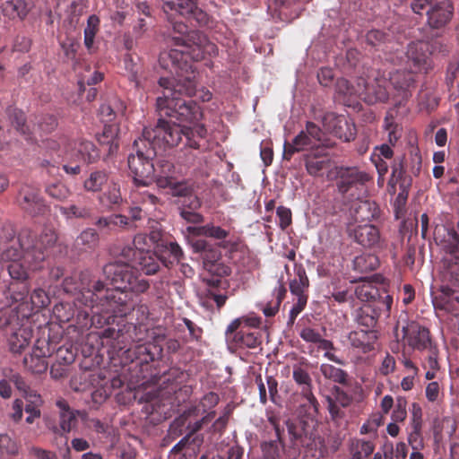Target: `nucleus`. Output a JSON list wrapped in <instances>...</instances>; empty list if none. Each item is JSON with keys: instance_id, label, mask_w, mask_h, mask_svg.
I'll list each match as a JSON object with an SVG mask.
<instances>
[{"instance_id": "f704fd0d", "label": "nucleus", "mask_w": 459, "mask_h": 459, "mask_svg": "<svg viewBox=\"0 0 459 459\" xmlns=\"http://www.w3.org/2000/svg\"><path fill=\"white\" fill-rule=\"evenodd\" d=\"M109 174L105 169H96L91 171L83 182V188L87 192H101L104 186L110 182Z\"/></svg>"}, {"instance_id": "ddd939ff", "label": "nucleus", "mask_w": 459, "mask_h": 459, "mask_svg": "<svg viewBox=\"0 0 459 459\" xmlns=\"http://www.w3.org/2000/svg\"><path fill=\"white\" fill-rule=\"evenodd\" d=\"M399 328L403 333L405 343L414 350L424 351L432 344L429 329L415 321H409L405 312L401 313L397 319L395 329Z\"/></svg>"}, {"instance_id": "5fc2aeb1", "label": "nucleus", "mask_w": 459, "mask_h": 459, "mask_svg": "<svg viewBox=\"0 0 459 459\" xmlns=\"http://www.w3.org/2000/svg\"><path fill=\"white\" fill-rule=\"evenodd\" d=\"M392 35L389 32L381 30H371L366 34V41L372 47H381L384 44L390 42Z\"/></svg>"}, {"instance_id": "e2e57ef3", "label": "nucleus", "mask_w": 459, "mask_h": 459, "mask_svg": "<svg viewBox=\"0 0 459 459\" xmlns=\"http://www.w3.org/2000/svg\"><path fill=\"white\" fill-rule=\"evenodd\" d=\"M120 108L117 110L114 109L110 103H103L99 109L100 116L104 123L112 122L118 112L123 113L126 107L123 103H119Z\"/></svg>"}, {"instance_id": "c03bdc74", "label": "nucleus", "mask_w": 459, "mask_h": 459, "mask_svg": "<svg viewBox=\"0 0 459 459\" xmlns=\"http://www.w3.org/2000/svg\"><path fill=\"white\" fill-rule=\"evenodd\" d=\"M379 264V259L376 255L362 254L353 260V268L359 273H367L377 270Z\"/></svg>"}, {"instance_id": "9d476101", "label": "nucleus", "mask_w": 459, "mask_h": 459, "mask_svg": "<svg viewBox=\"0 0 459 459\" xmlns=\"http://www.w3.org/2000/svg\"><path fill=\"white\" fill-rule=\"evenodd\" d=\"M148 228L149 241L155 247L156 254L163 265L170 267L175 263H180L184 258V253L173 238L163 230L161 224L148 219Z\"/></svg>"}, {"instance_id": "ea45409f", "label": "nucleus", "mask_w": 459, "mask_h": 459, "mask_svg": "<svg viewBox=\"0 0 459 459\" xmlns=\"http://www.w3.org/2000/svg\"><path fill=\"white\" fill-rule=\"evenodd\" d=\"M296 277L290 282V290L297 298L307 297L305 292L309 286V281L302 265L295 266Z\"/></svg>"}, {"instance_id": "864d4df0", "label": "nucleus", "mask_w": 459, "mask_h": 459, "mask_svg": "<svg viewBox=\"0 0 459 459\" xmlns=\"http://www.w3.org/2000/svg\"><path fill=\"white\" fill-rule=\"evenodd\" d=\"M9 118L14 128L22 134H28L30 133L29 126L26 124V117L23 111L17 108L10 109Z\"/></svg>"}, {"instance_id": "39448f33", "label": "nucleus", "mask_w": 459, "mask_h": 459, "mask_svg": "<svg viewBox=\"0 0 459 459\" xmlns=\"http://www.w3.org/2000/svg\"><path fill=\"white\" fill-rule=\"evenodd\" d=\"M156 108H158L157 103ZM199 108L201 107L199 106ZM157 111L160 117V118L158 119L157 125L154 127H145L141 136L142 139L146 140L150 147L154 148L155 151L172 148L177 146L182 140V137L185 136L186 144L188 147L192 149H199L200 144L197 139H204L207 134V129L204 125L198 124L194 128L181 127L179 125L174 123L171 124L164 120L162 117L175 118L179 122L195 124L203 118V113L200 119L195 121H186L178 119L172 116L161 115L159 108H157ZM201 111L203 112V110Z\"/></svg>"}, {"instance_id": "49530a36", "label": "nucleus", "mask_w": 459, "mask_h": 459, "mask_svg": "<svg viewBox=\"0 0 459 459\" xmlns=\"http://www.w3.org/2000/svg\"><path fill=\"white\" fill-rule=\"evenodd\" d=\"M4 13L12 19L23 20L29 13L28 3L25 0L7 1L4 4Z\"/></svg>"}, {"instance_id": "603ef678", "label": "nucleus", "mask_w": 459, "mask_h": 459, "mask_svg": "<svg viewBox=\"0 0 459 459\" xmlns=\"http://www.w3.org/2000/svg\"><path fill=\"white\" fill-rule=\"evenodd\" d=\"M292 377L294 381L300 387L299 393H305V391H312V379L307 370L301 367H296L293 369Z\"/></svg>"}, {"instance_id": "2eb2a0df", "label": "nucleus", "mask_w": 459, "mask_h": 459, "mask_svg": "<svg viewBox=\"0 0 459 459\" xmlns=\"http://www.w3.org/2000/svg\"><path fill=\"white\" fill-rule=\"evenodd\" d=\"M161 8L167 14L176 13L189 22L204 26L208 23V14L198 6L199 0H160Z\"/></svg>"}, {"instance_id": "338daca9", "label": "nucleus", "mask_w": 459, "mask_h": 459, "mask_svg": "<svg viewBox=\"0 0 459 459\" xmlns=\"http://www.w3.org/2000/svg\"><path fill=\"white\" fill-rule=\"evenodd\" d=\"M220 401L219 395L214 392H210L204 395L201 399L198 407L196 408L197 411L202 410L203 413L207 412L208 411L214 408Z\"/></svg>"}, {"instance_id": "774afa93", "label": "nucleus", "mask_w": 459, "mask_h": 459, "mask_svg": "<svg viewBox=\"0 0 459 459\" xmlns=\"http://www.w3.org/2000/svg\"><path fill=\"white\" fill-rule=\"evenodd\" d=\"M134 202L142 205L151 204L156 205L160 199L153 194L149 193L148 191H140L137 190L133 194Z\"/></svg>"}, {"instance_id": "4be33fe9", "label": "nucleus", "mask_w": 459, "mask_h": 459, "mask_svg": "<svg viewBox=\"0 0 459 459\" xmlns=\"http://www.w3.org/2000/svg\"><path fill=\"white\" fill-rule=\"evenodd\" d=\"M56 405L58 408V426H53L52 431L56 435L64 436L76 427L80 411L72 409L67 401L62 398L56 402Z\"/></svg>"}, {"instance_id": "e433bc0d", "label": "nucleus", "mask_w": 459, "mask_h": 459, "mask_svg": "<svg viewBox=\"0 0 459 459\" xmlns=\"http://www.w3.org/2000/svg\"><path fill=\"white\" fill-rule=\"evenodd\" d=\"M95 225L102 231L109 233L117 230L118 228L124 229L129 226L128 218L122 214H111L100 217Z\"/></svg>"}, {"instance_id": "a211bd4d", "label": "nucleus", "mask_w": 459, "mask_h": 459, "mask_svg": "<svg viewBox=\"0 0 459 459\" xmlns=\"http://www.w3.org/2000/svg\"><path fill=\"white\" fill-rule=\"evenodd\" d=\"M443 281L449 288H459V238L455 235L446 246Z\"/></svg>"}, {"instance_id": "0eeeda50", "label": "nucleus", "mask_w": 459, "mask_h": 459, "mask_svg": "<svg viewBox=\"0 0 459 459\" xmlns=\"http://www.w3.org/2000/svg\"><path fill=\"white\" fill-rule=\"evenodd\" d=\"M196 411L197 409L194 408L185 411L170 424V436L178 437L184 433L186 436L170 450L169 459H186L187 455L191 456L195 453L202 443V438L194 435L201 429L203 423H207L215 417V411H209L201 420H197L195 418L197 415Z\"/></svg>"}, {"instance_id": "13d9d810", "label": "nucleus", "mask_w": 459, "mask_h": 459, "mask_svg": "<svg viewBox=\"0 0 459 459\" xmlns=\"http://www.w3.org/2000/svg\"><path fill=\"white\" fill-rule=\"evenodd\" d=\"M385 422V414L382 412H375L372 413L367 422H365L361 429V434H368L371 432H376L377 428L382 426Z\"/></svg>"}, {"instance_id": "1a4fd4ad", "label": "nucleus", "mask_w": 459, "mask_h": 459, "mask_svg": "<svg viewBox=\"0 0 459 459\" xmlns=\"http://www.w3.org/2000/svg\"><path fill=\"white\" fill-rule=\"evenodd\" d=\"M133 149L135 154H130L127 159L128 168L137 186H149L153 177V159L157 151L148 145L146 140L139 137L134 140Z\"/></svg>"}, {"instance_id": "6e6552de", "label": "nucleus", "mask_w": 459, "mask_h": 459, "mask_svg": "<svg viewBox=\"0 0 459 459\" xmlns=\"http://www.w3.org/2000/svg\"><path fill=\"white\" fill-rule=\"evenodd\" d=\"M148 336L152 339V342L136 345L134 349L129 351L134 357L131 368L134 370H136L137 368H139L136 377L138 381H142V385L153 380L156 377L151 362L161 357V342L166 339V333L163 328L155 327L151 330Z\"/></svg>"}, {"instance_id": "6e6d98bb", "label": "nucleus", "mask_w": 459, "mask_h": 459, "mask_svg": "<svg viewBox=\"0 0 459 459\" xmlns=\"http://www.w3.org/2000/svg\"><path fill=\"white\" fill-rule=\"evenodd\" d=\"M60 47L65 56L71 61L75 60L78 49L81 47L80 40L73 37H66L60 42Z\"/></svg>"}, {"instance_id": "bf43d9fd", "label": "nucleus", "mask_w": 459, "mask_h": 459, "mask_svg": "<svg viewBox=\"0 0 459 459\" xmlns=\"http://www.w3.org/2000/svg\"><path fill=\"white\" fill-rule=\"evenodd\" d=\"M30 302L33 308L41 309L48 306L50 298L44 289L37 288L30 294Z\"/></svg>"}, {"instance_id": "0e129e2a", "label": "nucleus", "mask_w": 459, "mask_h": 459, "mask_svg": "<svg viewBox=\"0 0 459 459\" xmlns=\"http://www.w3.org/2000/svg\"><path fill=\"white\" fill-rule=\"evenodd\" d=\"M28 403L25 405V411L28 414H34L36 416H40V410L39 409L41 404V398L39 394L30 391V394L25 395Z\"/></svg>"}, {"instance_id": "7c9ffc66", "label": "nucleus", "mask_w": 459, "mask_h": 459, "mask_svg": "<svg viewBox=\"0 0 459 459\" xmlns=\"http://www.w3.org/2000/svg\"><path fill=\"white\" fill-rule=\"evenodd\" d=\"M108 188L98 197V201L102 207L109 211L116 210L123 202L120 186L111 180L107 186Z\"/></svg>"}, {"instance_id": "052dcab7", "label": "nucleus", "mask_w": 459, "mask_h": 459, "mask_svg": "<svg viewBox=\"0 0 459 459\" xmlns=\"http://www.w3.org/2000/svg\"><path fill=\"white\" fill-rule=\"evenodd\" d=\"M168 187L170 188L172 195L181 197L191 194L194 190L192 185L186 180H179L178 177L171 181Z\"/></svg>"}, {"instance_id": "6ab92c4d", "label": "nucleus", "mask_w": 459, "mask_h": 459, "mask_svg": "<svg viewBox=\"0 0 459 459\" xmlns=\"http://www.w3.org/2000/svg\"><path fill=\"white\" fill-rule=\"evenodd\" d=\"M323 126L326 131L343 142H350L355 138V125L344 115L327 112L323 117Z\"/></svg>"}, {"instance_id": "9b49d317", "label": "nucleus", "mask_w": 459, "mask_h": 459, "mask_svg": "<svg viewBox=\"0 0 459 459\" xmlns=\"http://www.w3.org/2000/svg\"><path fill=\"white\" fill-rule=\"evenodd\" d=\"M368 173L357 168L341 169L336 182L339 192L347 199H359L367 193L366 183L370 180Z\"/></svg>"}, {"instance_id": "4d7b16f0", "label": "nucleus", "mask_w": 459, "mask_h": 459, "mask_svg": "<svg viewBox=\"0 0 459 459\" xmlns=\"http://www.w3.org/2000/svg\"><path fill=\"white\" fill-rule=\"evenodd\" d=\"M326 402H332L338 406L349 407L352 403V397L338 386L333 388L331 395L326 396Z\"/></svg>"}, {"instance_id": "a19ab883", "label": "nucleus", "mask_w": 459, "mask_h": 459, "mask_svg": "<svg viewBox=\"0 0 459 459\" xmlns=\"http://www.w3.org/2000/svg\"><path fill=\"white\" fill-rule=\"evenodd\" d=\"M76 146V155L82 159L87 164H91L99 160L100 155L95 144L90 141H80L74 143Z\"/></svg>"}, {"instance_id": "473e14b6", "label": "nucleus", "mask_w": 459, "mask_h": 459, "mask_svg": "<svg viewBox=\"0 0 459 459\" xmlns=\"http://www.w3.org/2000/svg\"><path fill=\"white\" fill-rule=\"evenodd\" d=\"M305 167L310 176H319L329 164V158L320 150H315L304 155Z\"/></svg>"}, {"instance_id": "f8f14e48", "label": "nucleus", "mask_w": 459, "mask_h": 459, "mask_svg": "<svg viewBox=\"0 0 459 459\" xmlns=\"http://www.w3.org/2000/svg\"><path fill=\"white\" fill-rule=\"evenodd\" d=\"M249 319L236 318L227 327L225 334L229 342L238 348L255 349L262 341L259 331L253 330Z\"/></svg>"}, {"instance_id": "69168bd1", "label": "nucleus", "mask_w": 459, "mask_h": 459, "mask_svg": "<svg viewBox=\"0 0 459 459\" xmlns=\"http://www.w3.org/2000/svg\"><path fill=\"white\" fill-rule=\"evenodd\" d=\"M336 91L339 94H342L344 97H359L357 82L355 84H351L345 79H341L337 82Z\"/></svg>"}, {"instance_id": "f03ea898", "label": "nucleus", "mask_w": 459, "mask_h": 459, "mask_svg": "<svg viewBox=\"0 0 459 459\" xmlns=\"http://www.w3.org/2000/svg\"><path fill=\"white\" fill-rule=\"evenodd\" d=\"M57 236L52 229H44L38 236L30 229H22L18 235L11 224L4 225L0 233L2 259L9 261L7 271L12 279L25 281L28 270H37L48 255Z\"/></svg>"}, {"instance_id": "f257e3e1", "label": "nucleus", "mask_w": 459, "mask_h": 459, "mask_svg": "<svg viewBox=\"0 0 459 459\" xmlns=\"http://www.w3.org/2000/svg\"><path fill=\"white\" fill-rule=\"evenodd\" d=\"M174 31L179 36L169 39L171 47H182L179 50L171 48L163 50L159 56L160 65L178 78L161 77L159 85L163 89L162 96L157 98L161 115H169L181 120L195 121L202 117L196 101L182 96L192 97L196 93L195 68L189 61H200L206 55L215 54L217 48L199 30H187L184 22H174Z\"/></svg>"}, {"instance_id": "37998d69", "label": "nucleus", "mask_w": 459, "mask_h": 459, "mask_svg": "<svg viewBox=\"0 0 459 459\" xmlns=\"http://www.w3.org/2000/svg\"><path fill=\"white\" fill-rule=\"evenodd\" d=\"M99 233L92 228L82 230L75 239V247L82 251L94 249L99 245Z\"/></svg>"}, {"instance_id": "393cba45", "label": "nucleus", "mask_w": 459, "mask_h": 459, "mask_svg": "<svg viewBox=\"0 0 459 459\" xmlns=\"http://www.w3.org/2000/svg\"><path fill=\"white\" fill-rule=\"evenodd\" d=\"M377 339V332L375 330L356 329L348 334V342L351 348L364 354L375 350Z\"/></svg>"}, {"instance_id": "4468645a", "label": "nucleus", "mask_w": 459, "mask_h": 459, "mask_svg": "<svg viewBox=\"0 0 459 459\" xmlns=\"http://www.w3.org/2000/svg\"><path fill=\"white\" fill-rule=\"evenodd\" d=\"M377 304H364L356 311L355 321L359 325L374 330L381 318H389L393 306V296L385 295Z\"/></svg>"}, {"instance_id": "de8ad7c7", "label": "nucleus", "mask_w": 459, "mask_h": 459, "mask_svg": "<svg viewBox=\"0 0 459 459\" xmlns=\"http://www.w3.org/2000/svg\"><path fill=\"white\" fill-rule=\"evenodd\" d=\"M375 449V446L370 441H366L363 439H357L353 441L351 445L350 459H363L369 456Z\"/></svg>"}, {"instance_id": "5701e85b", "label": "nucleus", "mask_w": 459, "mask_h": 459, "mask_svg": "<svg viewBox=\"0 0 459 459\" xmlns=\"http://www.w3.org/2000/svg\"><path fill=\"white\" fill-rule=\"evenodd\" d=\"M454 14V5L449 0H443L427 11V23L431 29H442L449 23Z\"/></svg>"}, {"instance_id": "b1692460", "label": "nucleus", "mask_w": 459, "mask_h": 459, "mask_svg": "<svg viewBox=\"0 0 459 459\" xmlns=\"http://www.w3.org/2000/svg\"><path fill=\"white\" fill-rule=\"evenodd\" d=\"M350 235L360 246L367 248H379L382 247V238L377 227L372 224H364L351 230Z\"/></svg>"}, {"instance_id": "aec40b11", "label": "nucleus", "mask_w": 459, "mask_h": 459, "mask_svg": "<svg viewBox=\"0 0 459 459\" xmlns=\"http://www.w3.org/2000/svg\"><path fill=\"white\" fill-rule=\"evenodd\" d=\"M54 351L46 340H37L32 352L23 359L24 367L34 374L45 373L48 369L46 358L50 357Z\"/></svg>"}, {"instance_id": "f3484780", "label": "nucleus", "mask_w": 459, "mask_h": 459, "mask_svg": "<svg viewBox=\"0 0 459 459\" xmlns=\"http://www.w3.org/2000/svg\"><path fill=\"white\" fill-rule=\"evenodd\" d=\"M17 205L30 216L43 215L48 211L40 190L30 184H23L20 186L16 195Z\"/></svg>"}, {"instance_id": "c756f323", "label": "nucleus", "mask_w": 459, "mask_h": 459, "mask_svg": "<svg viewBox=\"0 0 459 459\" xmlns=\"http://www.w3.org/2000/svg\"><path fill=\"white\" fill-rule=\"evenodd\" d=\"M159 255L151 251L134 252L133 262L146 275H152L160 270Z\"/></svg>"}, {"instance_id": "79ce46f5", "label": "nucleus", "mask_w": 459, "mask_h": 459, "mask_svg": "<svg viewBox=\"0 0 459 459\" xmlns=\"http://www.w3.org/2000/svg\"><path fill=\"white\" fill-rule=\"evenodd\" d=\"M270 421L274 426L277 440H273L269 442H264L262 444V451L264 459H281L280 455V448L278 443L281 446H284L281 429L278 424H276L275 420L270 419Z\"/></svg>"}, {"instance_id": "3c124183", "label": "nucleus", "mask_w": 459, "mask_h": 459, "mask_svg": "<svg viewBox=\"0 0 459 459\" xmlns=\"http://www.w3.org/2000/svg\"><path fill=\"white\" fill-rule=\"evenodd\" d=\"M320 371L325 378L333 380L335 383L345 384L347 382V373L331 364H322Z\"/></svg>"}, {"instance_id": "c9c22d12", "label": "nucleus", "mask_w": 459, "mask_h": 459, "mask_svg": "<svg viewBox=\"0 0 459 459\" xmlns=\"http://www.w3.org/2000/svg\"><path fill=\"white\" fill-rule=\"evenodd\" d=\"M61 143H57L54 140H48V148L56 151L58 153L61 154L60 159L63 160V161H70L73 164H80L82 161V159L81 157H78L76 153V146L74 145V148H70L67 144V139L65 137H62Z\"/></svg>"}, {"instance_id": "20e7f679", "label": "nucleus", "mask_w": 459, "mask_h": 459, "mask_svg": "<svg viewBox=\"0 0 459 459\" xmlns=\"http://www.w3.org/2000/svg\"><path fill=\"white\" fill-rule=\"evenodd\" d=\"M297 397L299 418L287 422L290 447L299 454L302 449L304 459H322L327 455L328 449L315 420L318 414L319 403L312 391L299 393Z\"/></svg>"}, {"instance_id": "a18cd8bd", "label": "nucleus", "mask_w": 459, "mask_h": 459, "mask_svg": "<svg viewBox=\"0 0 459 459\" xmlns=\"http://www.w3.org/2000/svg\"><path fill=\"white\" fill-rule=\"evenodd\" d=\"M220 283V280H212L210 281V288L206 290L203 301L204 305H207L209 301H213L219 310L225 305L228 299L225 293H221L217 290Z\"/></svg>"}, {"instance_id": "8fccbe9b", "label": "nucleus", "mask_w": 459, "mask_h": 459, "mask_svg": "<svg viewBox=\"0 0 459 459\" xmlns=\"http://www.w3.org/2000/svg\"><path fill=\"white\" fill-rule=\"evenodd\" d=\"M45 192L49 197L59 202H65L72 195L70 188L61 182L48 185Z\"/></svg>"}, {"instance_id": "09e8293b", "label": "nucleus", "mask_w": 459, "mask_h": 459, "mask_svg": "<svg viewBox=\"0 0 459 459\" xmlns=\"http://www.w3.org/2000/svg\"><path fill=\"white\" fill-rule=\"evenodd\" d=\"M196 234L221 241L223 238H227L230 236V231L220 226L208 223L198 227L196 229Z\"/></svg>"}, {"instance_id": "dca6fc26", "label": "nucleus", "mask_w": 459, "mask_h": 459, "mask_svg": "<svg viewBox=\"0 0 459 459\" xmlns=\"http://www.w3.org/2000/svg\"><path fill=\"white\" fill-rule=\"evenodd\" d=\"M359 98L368 105L385 103L389 100L388 81L384 76L357 79Z\"/></svg>"}, {"instance_id": "680f3d73", "label": "nucleus", "mask_w": 459, "mask_h": 459, "mask_svg": "<svg viewBox=\"0 0 459 459\" xmlns=\"http://www.w3.org/2000/svg\"><path fill=\"white\" fill-rule=\"evenodd\" d=\"M55 316L60 322H69L75 316V309H74L69 303H60L56 305L53 309Z\"/></svg>"}, {"instance_id": "58836bf2", "label": "nucleus", "mask_w": 459, "mask_h": 459, "mask_svg": "<svg viewBox=\"0 0 459 459\" xmlns=\"http://www.w3.org/2000/svg\"><path fill=\"white\" fill-rule=\"evenodd\" d=\"M83 306H84L83 309L75 310L76 317L74 318V321H75V324L77 325V326L80 328H85L88 326H94L96 328H101L104 325H110L114 324L116 317L119 316V315L117 313H111L112 318H110V321L108 320V323L107 322L100 325H97L92 323L93 312L91 311V307L87 305H83Z\"/></svg>"}, {"instance_id": "72a5a7b5", "label": "nucleus", "mask_w": 459, "mask_h": 459, "mask_svg": "<svg viewBox=\"0 0 459 459\" xmlns=\"http://www.w3.org/2000/svg\"><path fill=\"white\" fill-rule=\"evenodd\" d=\"M32 338V330L28 326H21L14 331L8 339L10 351L13 353H21Z\"/></svg>"}, {"instance_id": "2f4dec72", "label": "nucleus", "mask_w": 459, "mask_h": 459, "mask_svg": "<svg viewBox=\"0 0 459 459\" xmlns=\"http://www.w3.org/2000/svg\"><path fill=\"white\" fill-rule=\"evenodd\" d=\"M61 154H57V159L52 158L51 160H43L41 166L47 169L50 176H56L59 172V166L62 165L64 171L70 176H77L81 173L82 169L80 164H73L70 161H63L60 159Z\"/></svg>"}, {"instance_id": "423d86ee", "label": "nucleus", "mask_w": 459, "mask_h": 459, "mask_svg": "<svg viewBox=\"0 0 459 459\" xmlns=\"http://www.w3.org/2000/svg\"><path fill=\"white\" fill-rule=\"evenodd\" d=\"M63 290L65 293H78L76 302L80 305H87L91 307L92 323L100 325L108 323L109 316L103 315L100 307H97L100 303V298L104 291V281L96 279L90 270L82 271L78 275L67 276L62 283Z\"/></svg>"}, {"instance_id": "c85d7f7f", "label": "nucleus", "mask_w": 459, "mask_h": 459, "mask_svg": "<svg viewBox=\"0 0 459 459\" xmlns=\"http://www.w3.org/2000/svg\"><path fill=\"white\" fill-rule=\"evenodd\" d=\"M354 294L358 299L366 302V304L377 305H380L378 301L384 299L385 295H389L386 290H379L373 285L371 281L364 279H362L361 283L355 288Z\"/></svg>"}, {"instance_id": "bb28decb", "label": "nucleus", "mask_w": 459, "mask_h": 459, "mask_svg": "<svg viewBox=\"0 0 459 459\" xmlns=\"http://www.w3.org/2000/svg\"><path fill=\"white\" fill-rule=\"evenodd\" d=\"M353 200L350 212L355 221H369L378 217L380 211L376 202L362 198Z\"/></svg>"}, {"instance_id": "a878e982", "label": "nucleus", "mask_w": 459, "mask_h": 459, "mask_svg": "<svg viewBox=\"0 0 459 459\" xmlns=\"http://www.w3.org/2000/svg\"><path fill=\"white\" fill-rule=\"evenodd\" d=\"M405 55L408 62L411 63L414 71L418 72L428 68V60L430 55L428 43L423 41L411 42L407 47Z\"/></svg>"}, {"instance_id": "412c9836", "label": "nucleus", "mask_w": 459, "mask_h": 459, "mask_svg": "<svg viewBox=\"0 0 459 459\" xmlns=\"http://www.w3.org/2000/svg\"><path fill=\"white\" fill-rule=\"evenodd\" d=\"M416 74L414 70H394L389 73L388 84L393 85L403 100H407L411 96V90L415 88Z\"/></svg>"}, {"instance_id": "cd10ccee", "label": "nucleus", "mask_w": 459, "mask_h": 459, "mask_svg": "<svg viewBox=\"0 0 459 459\" xmlns=\"http://www.w3.org/2000/svg\"><path fill=\"white\" fill-rule=\"evenodd\" d=\"M154 169L152 183L155 182L160 188H167L178 175L174 163L164 159L157 160L154 164Z\"/></svg>"}, {"instance_id": "4c0bfd02", "label": "nucleus", "mask_w": 459, "mask_h": 459, "mask_svg": "<svg viewBox=\"0 0 459 459\" xmlns=\"http://www.w3.org/2000/svg\"><path fill=\"white\" fill-rule=\"evenodd\" d=\"M60 213L67 220L89 219L92 215L93 209L81 202L67 206H59Z\"/></svg>"}, {"instance_id": "7ed1b4c3", "label": "nucleus", "mask_w": 459, "mask_h": 459, "mask_svg": "<svg viewBox=\"0 0 459 459\" xmlns=\"http://www.w3.org/2000/svg\"><path fill=\"white\" fill-rule=\"evenodd\" d=\"M103 274L114 288H108L104 282L97 307H100L103 315L110 316L109 321L111 313H117L119 316L129 315L136 305L134 294L145 293L150 288L149 281L135 275L127 263H109L103 267Z\"/></svg>"}]
</instances>
